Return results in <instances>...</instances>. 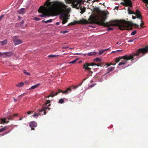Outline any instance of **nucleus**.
<instances>
[{
	"instance_id": "1",
	"label": "nucleus",
	"mask_w": 148,
	"mask_h": 148,
	"mask_svg": "<svg viewBox=\"0 0 148 148\" xmlns=\"http://www.w3.org/2000/svg\"><path fill=\"white\" fill-rule=\"evenodd\" d=\"M51 0H47L43 6H40L38 12L42 13L38 16L41 17L54 16L56 15V12L64 8L65 5L62 2L59 1L50 2ZM69 3H72L74 8L77 7L80 1L78 0H65Z\"/></svg>"
},
{
	"instance_id": "2",
	"label": "nucleus",
	"mask_w": 148,
	"mask_h": 148,
	"mask_svg": "<svg viewBox=\"0 0 148 148\" xmlns=\"http://www.w3.org/2000/svg\"><path fill=\"white\" fill-rule=\"evenodd\" d=\"M99 17H92L90 18L88 20V23H95L104 26H117L119 27L121 30L126 29L127 30H132V27L134 25L136 27L138 28V25L136 24H134L131 22L126 21L123 20H112L109 22L105 23L106 17H103L99 20Z\"/></svg>"
},
{
	"instance_id": "3",
	"label": "nucleus",
	"mask_w": 148,
	"mask_h": 148,
	"mask_svg": "<svg viewBox=\"0 0 148 148\" xmlns=\"http://www.w3.org/2000/svg\"><path fill=\"white\" fill-rule=\"evenodd\" d=\"M148 52V46H147L144 48L138 49L137 50L136 52L133 54L130 55H125L124 56H121L122 60L118 64L119 66L124 65L127 63V61L131 60L132 61L135 59H138L143 56L144 54Z\"/></svg>"
},
{
	"instance_id": "4",
	"label": "nucleus",
	"mask_w": 148,
	"mask_h": 148,
	"mask_svg": "<svg viewBox=\"0 0 148 148\" xmlns=\"http://www.w3.org/2000/svg\"><path fill=\"white\" fill-rule=\"evenodd\" d=\"M50 101L47 100V102L44 104L42 107V109L41 110H39V113H37L35 112L34 114L32 115L34 118H37L39 115H40V112L43 111L44 114L45 115L46 114V110L47 109L49 110L50 109V108L49 107L50 106Z\"/></svg>"
},
{
	"instance_id": "5",
	"label": "nucleus",
	"mask_w": 148,
	"mask_h": 148,
	"mask_svg": "<svg viewBox=\"0 0 148 148\" xmlns=\"http://www.w3.org/2000/svg\"><path fill=\"white\" fill-rule=\"evenodd\" d=\"M71 88H67L65 90V91H64L62 90H61L59 89L58 90V92H56L55 94H53V93L51 94L50 95L48 96L47 97L49 98L50 97H53L54 96L56 95H57L58 93L60 92H62L64 94H67L69 92H71Z\"/></svg>"
},
{
	"instance_id": "6",
	"label": "nucleus",
	"mask_w": 148,
	"mask_h": 148,
	"mask_svg": "<svg viewBox=\"0 0 148 148\" xmlns=\"http://www.w3.org/2000/svg\"><path fill=\"white\" fill-rule=\"evenodd\" d=\"M88 23V21L85 19H83L79 21H75L73 23H69L68 26H70L71 25H74L76 24H86Z\"/></svg>"
},
{
	"instance_id": "7",
	"label": "nucleus",
	"mask_w": 148,
	"mask_h": 148,
	"mask_svg": "<svg viewBox=\"0 0 148 148\" xmlns=\"http://www.w3.org/2000/svg\"><path fill=\"white\" fill-rule=\"evenodd\" d=\"M68 15L65 13H63L60 16V18L62 20V23L64 24L67 22L68 19L69 18L67 17Z\"/></svg>"
},
{
	"instance_id": "8",
	"label": "nucleus",
	"mask_w": 148,
	"mask_h": 148,
	"mask_svg": "<svg viewBox=\"0 0 148 148\" xmlns=\"http://www.w3.org/2000/svg\"><path fill=\"white\" fill-rule=\"evenodd\" d=\"M12 119V117L11 116L7 117V118H1L0 124H3L5 123H8L9 122V120H11Z\"/></svg>"
},
{
	"instance_id": "9",
	"label": "nucleus",
	"mask_w": 148,
	"mask_h": 148,
	"mask_svg": "<svg viewBox=\"0 0 148 148\" xmlns=\"http://www.w3.org/2000/svg\"><path fill=\"white\" fill-rule=\"evenodd\" d=\"M65 5V7L64 8H62L61 10L58 11L56 12V15H57V13L59 12L60 11H63L64 12H66L67 13V14H66L68 15V17H69L70 16V15H68L69 13L71 11L70 8H67V9H66V6L63 3H62Z\"/></svg>"
},
{
	"instance_id": "10",
	"label": "nucleus",
	"mask_w": 148,
	"mask_h": 148,
	"mask_svg": "<svg viewBox=\"0 0 148 148\" xmlns=\"http://www.w3.org/2000/svg\"><path fill=\"white\" fill-rule=\"evenodd\" d=\"M14 43V45H16L21 44L23 42L22 40L18 38V37L15 36H14L12 39Z\"/></svg>"
},
{
	"instance_id": "11",
	"label": "nucleus",
	"mask_w": 148,
	"mask_h": 148,
	"mask_svg": "<svg viewBox=\"0 0 148 148\" xmlns=\"http://www.w3.org/2000/svg\"><path fill=\"white\" fill-rule=\"evenodd\" d=\"M91 66V63H86L84 65L83 68L86 71H89L90 73L92 74V72L91 71V68L88 67L89 66Z\"/></svg>"
},
{
	"instance_id": "12",
	"label": "nucleus",
	"mask_w": 148,
	"mask_h": 148,
	"mask_svg": "<svg viewBox=\"0 0 148 148\" xmlns=\"http://www.w3.org/2000/svg\"><path fill=\"white\" fill-rule=\"evenodd\" d=\"M11 52H6L1 53L0 52V57L3 58H5L8 56L11 55L12 54Z\"/></svg>"
},
{
	"instance_id": "13",
	"label": "nucleus",
	"mask_w": 148,
	"mask_h": 148,
	"mask_svg": "<svg viewBox=\"0 0 148 148\" xmlns=\"http://www.w3.org/2000/svg\"><path fill=\"white\" fill-rule=\"evenodd\" d=\"M135 14L137 18L141 19L142 16L140 13V11L138 10H137Z\"/></svg>"
},
{
	"instance_id": "14",
	"label": "nucleus",
	"mask_w": 148,
	"mask_h": 148,
	"mask_svg": "<svg viewBox=\"0 0 148 148\" xmlns=\"http://www.w3.org/2000/svg\"><path fill=\"white\" fill-rule=\"evenodd\" d=\"M37 125L36 122L34 121H32L29 123V126L31 128L36 127Z\"/></svg>"
},
{
	"instance_id": "15",
	"label": "nucleus",
	"mask_w": 148,
	"mask_h": 148,
	"mask_svg": "<svg viewBox=\"0 0 148 148\" xmlns=\"http://www.w3.org/2000/svg\"><path fill=\"white\" fill-rule=\"evenodd\" d=\"M17 12L19 14H23L25 13V9L24 8H21L18 10Z\"/></svg>"
},
{
	"instance_id": "16",
	"label": "nucleus",
	"mask_w": 148,
	"mask_h": 148,
	"mask_svg": "<svg viewBox=\"0 0 148 148\" xmlns=\"http://www.w3.org/2000/svg\"><path fill=\"white\" fill-rule=\"evenodd\" d=\"M40 85H41L40 83L37 84L34 86H32L31 88H29V89L30 90L35 89L38 87Z\"/></svg>"
},
{
	"instance_id": "17",
	"label": "nucleus",
	"mask_w": 148,
	"mask_h": 148,
	"mask_svg": "<svg viewBox=\"0 0 148 148\" xmlns=\"http://www.w3.org/2000/svg\"><path fill=\"white\" fill-rule=\"evenodd\" d=\"M9 127V126H7L4 127L3 128H0V132L5 130L6 129H8Z\"/></svg>"
},
{
	"instance_id": "18",
	"label": "nucleus",
	"mask_w": 148,
	"mask_h": 148,
	"mask_svg": "<svg viewBox=\"0 0 148 148\" xmlns=\"http://www.w3.org/2000/svg\"><path fill=\"white\" fill-rule=\"evenodd\" d=\"M24 84L23 82H21L16 84V86L18 87H21L23 86Z\"/></svg>"
},
{
	"instance_id": "19",
	"label": "nucleus",
	"mask_w": 148,
	"mask_h": 148,
	"mask_svg": "<svg viewBox=\"0 0 148 148\" xmlns=\"http://www.w3.org/2000/svg\"><path fill=\"white\" fill-rule=\"evenodd\" d=\"M122 60V58H121V57H117V58H116L115 59V60H114V62H115L114 63L116 64V63L119 62L120 61V60Z\"/></svg>"
},
{
	"instance_id": "20",
	"label": "nucleus",
	"mask_w": 148,
	"mask_h": 148,
	"mask_svg": "<svg viewBox=\"0 0 148 148\" xmlns=\"http://www.w3.org/2000/svg\"><path fill=\"white\" fill-rule=\"evenodd\" d=\"M114 68H115L114 67L108 68L107 69V72L106 73H108L110 71H112V70H113L114 69Z\"/></svg>"
},
{
	"instance_id": "21",
	"label": "nucleus",
	"mask_w": 148,
	"mask_h": 148,
	"mask_svg": "<svg viewBox=\"0 0 148 148\" xmlns=\"http://www.w3.org/2000/svg\"><path fill=\"white\" fill-rule=\"evenodd\" d=\"M97 53L95 52H90L88 54V55L89 56H92L95 55L97 54Z\"/></svg>"
},
{
	"instance_id": "22",
	"label": "nucleus",
	"mask_w": 148,
	"mask_h": 148,
	"mask_svg": "<svg viewBox=\"0 0 148 148\" xmlns=\"http://www.w3.org/2000/svg\"><path fill=\"white\" fill-rule=\"evenodd\" d=\"M0 42L1 43L2 45L3 46L7 43V40H5L2 41Z\"/></svg>"
},
{
	"instance_id": "23",
	"label": "nucleus",
	"mask_w": 148,
	"mask_h": 148,
	"mask_svg": "<svg viewBox=\"0 0 148 148\" xmlns=\"http://www.w3.org/2000/svg\"><path fill=\"white\" fill-rule=\"evenodd\" d=\"M109 49V48H108L107 49H103V50H101L99 52V55H101L103 53V52L105 51L108 50Z\"/></svg>"
},
{
	"instance_id": "24",
	"label": "nucleus",
	"mask_w": 148,
	"mask_h": 148,
	"mask_svg": "<svg viewBox=\"0 0 148 148\" xmlns=\"http://www.w3.org/2000/svg\"><path fill=\"white\" fill-rule=\"evenodd\" d=\"M127 10L128 12V13L129 14H135V13L134 12L132 11L130 9L129 7L128 8Z\"/></svg>"
},
{
	"instance_id": "25",
	"label": "nucleus",
	"mask_w": 148,
	"mask_h": 148,
	"mask_svg": "<svg viewBox=\"0 0 148 148\" xmlns=\"http://www.w3.org/2000/svg\"><path fill=\"white\" fill-rule=\"evenodd\" d=\"M116 64V63H111L110 64L106 63V65H107V67L110 66L111 65H114Z\"/></svg>"
},
{
	"instance_id": "26",
	"label": "nucleus",
	"mask_w": 148,
	"mask_h": 148,
	"mask_svg": "<svg viewBox=\"0 0 148 148\" xmlns=\"http://www.w3.org/2000/svg\"><path fill=\"white\" fill-rule=\"evenodd\" d=\"M23 72L24 74L27 75H30V73H29L27 72L25 70H23Z\"/></svg>"
},
{
	"instance_id": "27",
	"label": "nucleus",
	"mask_w": 148,
	"mask_h": 148,
	"mask_svg": "<svg viewBox=\"0 0 148 148\" xmlns=\"http://www.w3.org/2000/svg\"><path fill=\"white\" fill-rule=\"evenodd\" d=\"M64 100L62 99H60L59 101V103H64Z\"/></svg>"
},
{
	"instance_id": "28",
	"label": "nucleus",
	"mask_w": 148,
	"mask_h": 148,
	"mask_svg": "<svg viewBox=\"0 0 148 148\" xmlns=\"http://www.w3.org/2000/svg\"><path fill=\"white\" fill-rule=\"evenodd\" d=\"M101 60V59L99 58H97L94 59V61L97 62H100Z\"/></svg>"
},
{
	"instance_id": "29",
	"label": "nucleus",
	"mask_w": 148,
	"mask_h": 148,
	"mask_svg": "<svg viewBox=\"0 0 148 148\" xmlns=\"http://www.w3.org/2000/svg\"><path fill=\"white\" fill-rule=\"evenodd\" d=\"M48 57L49 58H53V57H55L57 56L55 55H49L48 56Z\"/></svg>"
},
{
	"instance_id": "30",
	"label": "nucleus",
	"mask_w": 148,
	"mask_h": 148,
	"mask_svg": "<svg viewBox=\"0 0 148 148\" xmlns=\"http://www.w3.org/2000/svg\"><path fill=\"white\" fill-rule=\"evenodd\" d=\"M110 26H107L108 27V31H110V30H113L114 29L113 28H112V27H109Z\"/></svg>"
},
{
	"instance_id": "31",
	"label": "nucleus",
	"mask_w": 148,
	"mask_h": 148,
	"mask_svg": "<svg viewBox=\"0 0 148 148\" xmlns=\"http://www.w3.org/2000/svg\"><path fill=\"white\" fill-rule=\"evenodd\" d=\"M82 82L81 83V84H79V85H78V86H72V87H73V89H76L77 88L78 86H81L82 84Z\"/></svg>"
},
{
	"instance_id": "32",
	"label": "nucleus",
	"mask_w": 148,
	"mask_h": 148,
	"mask_svg": "<svg viewBox=\"0 0 148 148\" xmlns=\"http://www.w3.org/2000/svg\"><path fill=\"white\" fill-rule=\"evenodd\" d=\"M34 20L36 21H39L40 20V19L39 18L35 17L34 18Z\"/></svg>"
},
{
	"instance_id": "33",
	"label": "nucleus",
	"mask_w": 148,
	"mask_h": 148,
	"mask_svg": "<svg viewBox=\"0 0 148 148\" xmlns=\"http://www.w3.org/2000/svg\"><path fill=\"white\" fill-rule=\"evenodd\" d=\"M76 60H77V59H75V60H73V61H71V62H69V63L70 64H74V63H75V62H76Z\"/></svg>"
},
{
	"instance_id": "34",
	"label": "nucleus",
	"mask_w": 148,
	"mask_h": 148,
	"mask_svg": "<svg viewBox=\"0 0 148 148\" xmlns=\"http://www.w3.org/2000/svg\"><path fill=\"white\" fill-rule=\"evenodd\" d=\"M136 31L134 30L133 32L131 34V35H134L135 34H136Z\"/></svg>"
},
{
	"instance_id": "35",
	"label": "nucleus",
	"mask_w": 148,
	"mask_h": 148,
	"mask_svg": "<svg viewBox=\"0 0 148 148\" xmlns=\"http://www.w3.org/2000/svg\"><path fill=\"white\" fill-rule=\"evenodd\" d=\"M4 15L3 14L0 16V21H1L2 18L4 17Z\"/></svg>"
},
{
	"instance_id": "36",
	"label": "nucleus",
	"mask_w": 148,
	"mask_h": 148,
	"mask_svg": "<svg viewBox=\"0 0 148 148\" xmlns=\"http://www.w3.org/2000/svg\"><path fill=\"white\" fill-rule=\"evenodd\" d=\"M33 113V112L32 111H29L27 112V114L29 115H30Z\"/></svg>"
},
{
	"instance_id": "37",
	"label": "nucleus",
	"mask_w": 148,
	"mask_h": 148,
	"mask_svg": "<svg viewBox=\"0 0 148 148\" xmlns=\"http://www.w3.org/2000/svg\"><path fill=\"white\" fill-rule=\"evenodd\" d=\"M52 22V19H49L48 20L45 21L46 23H51Z\"/></svg>"
},
{
	"instance_id": "38",
	"label": "nucleus",
	"mask_w": 148,
	"mask_h": 148,
	"mask_svg": "<svg viewBox=\"0 0 148 148\" xmlns=\"http://www.w3.org/2000/svg\"><path fill=\"white\" fill-rule=\"evenodd\" d=\"M141 23L140 24V26L141 27H144V26H143V25H144V22L143 21H141Z\"/></svg>"
},
{
	"instance_id": "39",
	"label": "nucleus",
	"mask_w": 148,
	"mask_h": 148,
	"mask_svg": "<svg viewBox=\"0 0 148 148\" xmlns=\"http://www.w3.org/2000/svg\"><path fill=\"white\" fill-rule=\"evenodd\" d=\"M67 32H68L67 31H61L60 32V33H63V34H65V33H67Z\"/></svg>"
},
{
	"instance_id": "40",
	"label": "nucleus",
	"mask_w": 148,
	"mask_h": 148,
	"mask_svg": "<svg viewBox=\"0 0 148 148\" xmlns=\"http://www.w3.org/2000/svg\"><path fill=\"white\" fill-rule=\"evenodd\" d=\"M144 3L148 4V0H142Z\"/></svg>"
},
{
	"instance_id": "41",
	"label": "nucleus",
	"mask_w": 148,
	"mask_h": 148,
	"mask_svg": "<svg viewBox=\"0 0 148 148\" xmlns=\"http://www.w3.org/2000/svg\"><path fill=\"white\" fill-rule=\"evenodd\" d=\"M134 39H133V40H128L127 41V42H132L134 40Z\"/></svg>"
},
{
	"instance_id": "42",
	"label": "nucleus",
	"mask_w": 148,
	"mask_h": 148,
	"mask_svg": "<svg viewBox=\"0 0 148 148\" xmlns=\"http://www.w3.org/2000/svg\"><path fill=\"white\" fill-rule=\"evenodd\" d=\"M69 47L68 46L67 47H62V48L63 49H67Z\"/></svg>"
},
{
	"instance_id": "43",
	"label": "nucleus",
	"mask_w": 148,
	"mask_h": 148,
	"mask_svg": "<svg viewBox=\"0 0 148 148\" xmlns=\"http://www.w3.org/2000/svg\"><path fill=\"white\" fill-rule=\"evenodd\" d=\"M24 23V20H22L20 23V24L21 25L23 24Z\"/></svg>"
},
{
	"instance_id": "44",
	"label": "nucleus",
	"mask_w": 148,
	"mask_h": 148,
	"mask_svg": "<svg viewBox=\"0 0 148 148\" xmlns=\"http://www.w3.org/2000/svg\"><path fill=\"white\" fill-rule=\"evenodd\" d=\"M91 65L92 66H94L96 65V64L94 63H91Z\"/></svg>"
},
{
	"instance_id": "45",
	"label": "nucleus",
	"mask_w": 148,
	"mask_h": 148,
	"mask_svg": "<svg viewBox=\"0 0 148 148\" xmlns=\"http://www.w3.org/2000/svg\"><path fill=\"white\" fill-rule=\"evenodd\" d=\"M10 131H8V132H5L4 134H3V135H4V134H8V133L9 132H10Z\"/></svg>"
},
{
	"instance_id": "46",
	"label": "nucleus",
	"mask_w": 148,
	"mask_h": 148,
	"mask_svg": "<svg viewBox=\"0 0 148 148\" xmlns=\"http://www.w3.org/2000/svg\"><path fill=\"white\" fill-rule=\"evenodd\" d=\"M136 18H137L136 17V16H132V18L133 19H135Z\"/></svg>"
},
{
	"instance_id": "47",
	"label": "nucleus",
	"mask_w": 148,
	"mask_h": 148,
	"mask_svg": "<svg viewBox=\"0 0 148 148\" xmlns=\"http://www.w3.org/2000/svg\"><path fill=\"white\" fill-rule=\"evenodd\" d=\"M95 84H93L90 85V87H93L95 86Z\"/></svg>"
},
{
	"instance_id": "48",
	"label": "nucleus",
	"mask_w": 148,
	"mask_h": 148,
	"mask_svg": "<svg viewBox=\"0 0 148 148\" xmlns=\"http://www.w3.org/2000/svg\"><path fill=\"white\" fill-rule=\"evenodd\" d=\"M60 24V23L59 22H57L56 23V25H59Z\"/></svg>"
},
{
	"instance_id": "49",
	"label": "nucleus",
	"mask_w": 148,
	"mask_h": 148,
	"mask_svg": "<svg viewBox=\"0 0 148 148\" xmlns=\"http://www.w3.org/2000/svg\"><path fill=\"white\" fill-rule=\"evenodd\" d=\"M14 99L15 101H17V99H15L14 98Z\"/></svg>"
},
{
	"instance_id": "50",
	"label": "nucleus",
	"mask_w": 148,
	"mask_h": 148,
	"mask_svg": "<svg viewBox=\"0 0 148 148\" xmlns=\"http://www.w3.org/2000/svg\"><path fill=\"white\" fill-rule=\"evenodd\" d=\"M17 115H18V114H13V116H17Z\"/></svg>"
},
{
	"instance_id": "51",
	"label": "nucleus",
	"mask_w": 148,
	"mask_h": 148,
	"mask_svg": "<svg viewBox=\"0 0 148 148\" xmlns=\"http://www.w3.org/2000/svg\"><path fill=\"white\" fill-rule=\"evenodd\" d=\"M42 22L43 23H46L45 21V20H44L42 21Z\"/></svg>"
},
{
	"instance_id": "52",
	"label": "nucleus",
	"mask_w": 148,
	"mask_h": 148,
	"mask_svg": "<svg viewBox=\"0 0 148 148\" xmlns=\"http://www.w3.org/2000/svg\"><path fill=\"white\" fill-rule=\"evenodd\" d=\"M97 65L98 66H100V65H99V64H96V65Z\"/></svg>"
},
{
	"instance_id": "53",
	"label": "nucleus",
	"mask_w": 148,
	"mask_h": 148,
	"mask_svg": "<svg viewBox=\"0 0 148 148\" xmlns=\"http://www.w3.org/2000/svg\"><path fill=\"white\" fill-rule=\"evenodd\" d=\"M116 44H119V45H120L121 44V43H120L119 44V42H116Z\"/></svg>"
},
{
	"instance_id": "54",
	"label": "nucleus",
	"mask_w": 148,
	"mask_h": 148,
	"mask_svg": "<svg viewBox=\"0 0 148 148\" xmlns=\"http://www.w3.org/2000/svg\"><path fill=\"white\" fill-rule=\"evenodd\" d=\"M121 51H122V50H118L116 51H117V52H120Z\"/></svg>"
},
{
	"instance_id": "55",
	"label": "nucleus",
	"mask_w": 148,
	"mask_h": 148,
	"mask_svg": "<svg viewBox=\"0 0 148 148\" xmlns=\"http://www.w3.org/2000/svg\"><path fill=\"white\" fill-rule=\"evenodd\" d=\"M115 8L116 9L118 10V7H116Z\"/></svg>"
},
{
	"instance_id": "56",
	"label": "nucleus",
	"mask_w": 148,
	"mask_h": 148,
	"mask_svg": "<svg viewBox=\"0 0 148 148\" xmlns=\"http://www.w3.org/2000/svg\"><path fill=\"white\" fill-rule=\"evenodd\" d=\"M31 130H34V128H31Z\"/></svg>"
},
{
	"instance_id": "57",
	"label": "nucleus",
	"mask_w": 148,
	"mask_h": 148,
	"mask_svg": "<svg viewBox=\"0 0 148 148\" xmlns=\"http://www.w3.org/2000/svg\"><path fill=\"white\" fill-rule=\"evenodd\" d=\"M115 52H116L115 51H112V53H114Z\"/></svg>"
},
{
	"instance_id": "58",
	"label": "nucleus",
	"mask_w": 148,
	"mask_h": 148,
	"mask_svg": "<svg viewBox=\"0 0 148 148\" xmlns=\"http://www.w3.org/2000/svg\"><path fill=\"white\" fill-rule=\"evenodd\" d=\"M24 95V94H22V95H19V96H18V97H20V96H21V95Z\"/></svg>"
},
{
	"instance_id": "59",
	"label": "nucleus",
	"mask_w": 148,
	"mask_h": 148,
	"mask_svg": "<svg viewBox=\"0 0 148 148\" xmlns=\"http://www.w3.org/2000/svg\"><path fill=\"white\" fill-rule=\"evenodd\" d=\"M86 78H85L84 79H83V81H84V80H85L86 79Z\"/></svg>"
},
{
	"instance_id": "60",
	"label": "nucleus",
	"mask_w": 148,
	"mask_h": 148,
	"mask_svg": "<svg viewBox=\"0 0 148 148\" xmlns=\"http://www.w3.org/2000/svg\"><path fill=\"white\" fill-rule=\"evenodd\" d=\"M22 118H20V120H22Z\"/></svg>"
},
{
	"instance_id": "61",
	"label": "nucleus",
	"mask_w": 148,
	"mask_h": 148,
	"mask_svg": "<svg viewBox=\"0 0 148 148\" xmlns=\"http://www.w3.org/2000/svg\"><path fill=\"white\" fill-rule=\"evenodd\" d=\"M73 49V48H70V49Z\"/></svg>"
},
{
	"instance_id": "62",
	"label": "nucleus",
	"mask_w": 148,
	"mask_h": 148,
	"mask_svg": "<svg viewBox=\"0 0 148 148\" xmlns=\"http://www.w3.org/2000/svg\"><path fill=\"white\" fill-rule=\"evenodd\" d=\"M18 17L19 18H20V17L19 16H18Z\"/></svg>"
},
{
	"instance_id": "63",
	"label": "nucleus",
	"mask_w": 148,
	"mask_h": 148,
	"mask_svg": "<svg viewBox=\"0 0 148 148\" xmlns=\"http://www.w3.org/2000/svg\"><path fill=\"white\" fill-rule=\"evenodd\" d=\"M64 68H66V67H64Z\"/></svg>"
}]
</instances>
